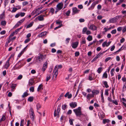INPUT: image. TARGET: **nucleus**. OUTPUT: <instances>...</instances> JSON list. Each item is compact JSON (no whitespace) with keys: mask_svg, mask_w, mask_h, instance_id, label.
I'll use <instances>...</instances> for the list:
<instances>
[{"mask_svg":"<svg viewBox=\"0 0 126 126\" xmlns=\"http://www.w3.org/2000/svg\"><path fill=\"white\" fill-rule=\"evenodd\" d=\"M73 111L75 112L76 116L81 117L82 113L81 107H79L77 109H73Z\"/></svg>","mask_w":126,"mask_h":126,"instance_id":"nucleus-1","label":"nucleus"},{"mask_svg":"<svg viewBox=\"0 0 126 126\" xmlns=\"http://www.w3.org/2000/svg\"><path fill=\"white\" fill-rule=\"evenodd\" d=\"M23 60L19 61L14 67V70L18 69L20 68L21 67V65H22V64L23 63Z\"/></svg>","mask_w":126,"mask_h":126,"instance_id":"nucleus-2","label":"nucleus"},{"mask_svg":"<svg viewBox=\"0 0 126 126\" xmlns=\"http://www.w3.org/2000/svg\"><path fill=\"white\" fill-rule=\"evenodd\" d=\"M58 68L57 67V66H55V68L53 70V73H54L53 75V78L55 77V78H56L57 75L58 74Z\"/></svg>","mask_w":126,"mask_h":126,"instance_id":"nucleus-3","label":"nucleus"},{"mask_svg":"<svg viewBox=\"0 0 126 126\" xmlns=\"http://www.w3.org/2000/svg\"><path fill=\"white\" fill-rule=\"evenodd\" d=\"M37 58L40 62H42L43 60L46 58V55L40 54Z\"/></svg>","mask_w":126,"mask_h":126,"instance_id":"nucleus-4","label":"nucleus"},{"mask_svg":"<svg viewBox=\"0 0 126 126\" xmlns=\"http://www.w3.org/2000/svg\"><path fill=\"white\" fill-rule=\"evenodd\" d=\"M30 115L32 120H33L34 119V114L33 109L31 108L29 110Z\"/></svg>","mask_w":126,"mask_h":126,"instance_id":"nucleus-5","label":"nucleus"},{"mask_svg":"<svg viewBox=\"0 0 126 126\" xmlns=\"http://www.w3.org/2000/svg\"><path fill=\"white\" fill-rule=\"evenodd\" d=\"M63 3L60 2L57 5L56 8L60 11L63 8Z\"/></svg>","mask_w":126,"mask_h":126,"instance_id":"nucleus-6","label":"nucleus"},{"mask_svg":"<svg viewBox=\"0 0 126 126\" xmlns=\"http://www.w3.org/2000/svg\"><path fill=\"white\" fill-rule=\"evenodd\" d=\"M80 11V10L78 9L76 7H75L72 8V15H73L77 13H78Z\"/></svg>","mask_w":126,"mask_h":126,"instance_id":"nucleus-7","label":"nucleus"},{"mask_svg":"<svg viewBox=\"0 0 126 126\" xmlns=\"http://www.w3.org/2000/svg\"><path fill=\"white\" fill-rule=\"evenodd\" d=\"M69 105L72 108H74L77 106V103L76 102H72L69 104Z\"/></svg>","mask_w":126,"mask_h":126,"instance_id":"nucleus-8","label":"nucleus"},{"mask_svg":"<svg viewBox=\"0 0 126 126\" xmlns=\"http://www.w3.org/2000/svg\"><path fill=\"white\" fill-rule=\"evenodd\" d=\"M89 28L91 30L93 31L96 30L97 28V27L93 24L91 25L89 27Z\"/></svg>","mask_w":126,"mask_h":126,"instance_id":"nucleus-9","label":"nucleus"},{"mask_svg":"<svg viewBox=\"0 0 126 126\" xmlns=\"http://www.w3.org/2000/svg\"><path fill=\"white\" fill-rule=\"evenodd\" d=\"M79 43L78 42H76L73 43L72 44V47L74 48H76L78 45Z\"/></svg>","mask_w":126,"mask_h":126,"instance_id":"nucleus-10","label":"nucleus"},{"mask_svg":"<svg viewBox=\"0 0 126 126\" xmlns=\"http://www.w3.org/2000/svg\"><path fill=\"white\" fill-rule=\"evenodd\" d=\"M69 92H67L64 95V96L65 97H67V98L68 99L71 98L72 97V94H69Z\"/></svg>","mask_w":126,"mask_h":126,"instance_id":"nucleus-11","label":"nucleus"},{"mask_svg":"<svg viewBox=\"0 0 126 126\" xmlns=\"http://www.w3.org/2000/svg\"><path fill=\"white\" fill-rule=\"evenodd\" d=\"M47 32H42L40 33H39L38 35V36L39 37H41L44 36L47 34Z\"/></svg>","mask_w":126,"mask_h":126,"instance_id":"nucleus-12","label":"nucleus"},{"mask_svg":"<svg viewBox=\"0 0 126 126\" xmlns=\"http://www.w3.org/2000/svg\"><path fill=\"white\" fill-rule=\"evenodd\" d=\"M45 16L44 15H41L38 16V20L40 21H42L44 20L43 17Z\"/></svg>","mask_w":126,"mask_h":126,"instance_id":"nucleus-13","label":"nucleus"},{"mask_svg":"<svg viewBox=\"0 0 126 126\" xmlns=\"http://www.w3.org/2000/svg\"><path fill=\"white\" fill-rule=\"evenodd\" d=\"M82 116V117H84V119L88 120H89V118L88 116L86 113H82L81 116Z\"/></svg>","mask_w":126,"mask_h":126,"instance_id":"nucleus-14","label":"nucleus"},{"mask_svg":"<svg viewBox=\"0 0 126 126\" xmlns=\"http://www.w3.org/2000/svg\"><path fill=\"white\" fill-rule=\"evenodd\" d=\"M43 84H40L38 88L37 91L38 92H39L40 90H42L43 89Z\"/></svg>","mask_w":126,"mask_h":126,"instance_id":"nucleus-15","label":"nucleus"},{"mask_svg":"<svg viewBox=\"0 0 126 126\" xmlns=\"http://www.w3.org/2000/svg\"><path fill=\"white\" fill-rule=\"evenodd\" d=\"M28 92V90H27L26 91L24 92L23 94L22 95V97L23 98L28 96L29 95V94L27 93Z\"/></svg>","mask_w":126,"mask_h":126,"instance_id":"nucleus-16","label":"nucleus"},{"mask_svg":"<svg viewBox=\"0 0 126 126\" xmlns=\"http://www.w3.org/2000/svg\"><path fill=\"white\" fill-rule=\"evenodd\" d=\"M10 64L9 63V61H7L5 64V68L7 69H8L9 67L10 66Z\"/></svg>","mask_w":126,"mask_h":126,"instance_id":"nucleus-17","label":"nucleus"},{"mask_svg":"<svg viewBox=\"0 0 126 126\" xmlns=\"http://www.w3.org/2000/svg\"><path fill=\"white\" fill-rule=\"evenodd\" d=\"M92 93L94 94V95L97 94H98L99 93V91L94 90L92 91Z\"/></svg>","mask_w":126,"mask_h":126,"instance_id":"nucleus-18","label":"nucleus"},{"mask_svg":"<svg viewBox=\"0 0 126 126\" xmlns=\"http://www.w3.org/2000/svg\"><path fill=\"white\" fill-rule=\"evenodd\" d=\"M54 117L57 116L58 118L59 117V112H57L56 110H55L54 112Z\"/></svg>","mask_w":126,"mask_h":126,"instance_id":"nucleus-19","label":"nucleus"},{"mask_svg":"<svg viewBox=\"0 0 126 126\" xmlns=\"http://www.w3.org/2000/svg\"><path fill=\"white\" fill-rule=\"evenodd\" d=\"M103 84L105 86V87L106 88H107L109 87V86L108 85L107 82V81H103ZM103 87H104V86H103Z\"/></svg>","mask_w":126,"mask_h":126,"instance_id":"nucleus-20","label":"nucleus"},{"mask_svg":"<svg viewBox=\"0 0 126 126\" xmlns=\"http://www.w3.org/2000/svg\"><path fill=\"white\" fill-rule=\"evenodd\" d=\"M33 99L34 97L33 96H30L28 98V101L32 102L33 101Z\"/></svg>","mask_w":126,"mask_h":126,"instance_id":"nucleus-21","label":"nucleus"},{"mask_svg":"<svg viewBox=\"0 0 126 126\" xmlns=\"http://www.w3.org/2000/svg\"><path fill=\"white\" fill-rule=\"evenodd\" d=\"M103 70V68L102 67H100L97 70V72L99 74H100Z\"/></svg>","mask_w":126,"mask_h":126,"instance_id":"nucleus-22","label":"nucleus"},{"mask_svg":"<svg viewBox=\"0 0 126 126\" xmlns=\"http://www.w3.org/2000/svg\"><path fill=\"white\" fill-rule=\"evenodd\" d=\"M36 106L37 110H39L41 107V105L39 103H38L37 104Z\"/></svg>","mask_w":126,"mask_h":126,"instance_id":"nucleus-23","label":"nucleus"},{"mask_svg":"<svg viewBox=\"0 0 126 126\" xmlns=\"http://www.w3.org/2000/svg\"><path fill=\"white\" fill-rule=\"evenodd\" d=\"M94 97V95L93 93H92V94H88L87 95V98L88 99L90 98V97Z\"/></svg>","mask_w":126,"mask_h":126,"instance_id":"nucleus-24","label":"nucleus"},{"mask_svg":"<svg viewBox=\"0 0 126 126\" xmlns=\"http://www.w3.org/2000/svg\"><path fill=\"white\" fill-rule=\"evenodd\" d=\"M87 39L89 41H91L93 39L92 36L90 35H89L87 38Z\"/></svg>","mask_w":126,"mask_h":126,"instance_id":"nucleus-25","label":"nucleus"},{"mask_svg":"<svg viewBox=\"0 0 126 126\" xmlns=\"http://www.w3.org/2000/svg\"><path fill=\"white\" fill-rule=\"evenodd\" d=\"M110 121L109 119H104L103 120V123L104 124H105L106 123H108Z\"/></svg>","mask_w":126,"mask_h":126,"instance_id":"nucleus-26","label":"nucleus"},{"mask_svg":"<svg viewBox=\"0 0 126 126\" xmlns=\"http://www.w3.org/2000/svg\"><path fill=\"white\" fill-rule=\"evenodd\" d=\"M33 24V22H32L28 25L26 26V28L27 29L30 28L32 26Z\"/></svg>","mask_w":126,"mask_h":126,"instance_id":"nucleus-27","label":"nucleus"},{"mask_svg":"<svg viewBox=\"0 0 126 126\" xmlns=\"http://www.w3.org/2000/svg\"><path fill=\"white\" fill-rule=\"evenodd\" d=\"M95 5V4H94V2L92 4L91 6L89 8V10H92L93 9Z\"/></svg>","mask_w":126,"mask_h":126,"instance_id":"nucleus-28","label":"nucleus"},{"mask_svg":"<svg viewBox=\"0 0 126 126\" xmlns=\"http://www.w3.org/2000/svg\"><path fill=\"white\" fill-rule=\"evenodd\" d=\"M33 83V80L32 79H30L29 82V85L30 86L32 85Z\"/></svg>","mask_w":126,"mask_h":126,"instance_id":"nucleus-29","label":"nucleus"},{"mask_svg":"<svg viewBox=\"0 0 126 126\" xmlns=\"http://www.w3.org/2000/svg\"><path fill=\"white\" fill-rule=\"evenodd\" d=\"M120 17V16H117L113 18L114 19V21H115V22H116V21L119 18V17Z\"/></svg>","mask_w":126,"mask_h":126,"instance_id":"nucleus-30","label":"nucleus"},{"mask_svg":"<svg viewBox=\"0 0 126 126\" xmlns=\"http://www.w3.org/2000/svg\"><path fill=\"white\" fill-rule=\"evenodd\" d=\"M87 28L86 27H85L82 30V33L83 34L86 33V31H87Z\"/></svg>","mask_w":126,"mask_h":126,"instance_id":"nucleus-31","label":"nucleus"},{"mask_svg":"<svg viewBox=\"0 0 126 126\" xmlns=\"http://www.w3.org/2000/svg\"><path fill=\"white\" fill-rule=\"evenodd\" d=\"M103 77L105 78H107L108 77V75L106 71L103 74Z\"/></svg>","mask_w":126,"mask_h":126,"instance_id":"nucleus-32","label":"nucleus"},{"mask_svg":"<svg viewBox=\"0 0 126 126\" xmlns=\"http://www.w3.org/2000/svg\"><path fill=\"white\" fill-rule=\"evenodd\" d=\"M25 20V18H24L20 20L19 21H18V22L19 24L20 25Z\"/></svg>","mask_w":126,"mask_h":126,"instance_id":"nucleus-33","label":"nucleus"},{"mask_svg":"<svg viewBox=\"0 0 126 126\" xmlns=\"http://www.w3.org/2000/svg\"><path fill=\"white\" fill-rule=\"evenodd\" d=\"M69 2V1H65L64 2V3H65V4L64 7H63V9L67 7V5L68 4Z\"/></svg>","mask_w":126,"mask_h":126,"instance_id":"nucleus-34","label":"nucleus"},{"mask_svg":"<svg viewBox=\"0 0 126 126\" xmlns=\"http://www.w3.org/2000/svg\"><path fill=\"white\" fill-rule=\"evenodd\" d=\"M62 22L61 21H58L57 20L56 21V24H60V25H61L62 26Z\"/></svg>","mask_w":126,"mask_h":126,"instance_id":"nucleus-35","label":"nucleus"},{"mask_svg":"<svg viewBox=\"0 0 126 126\" xmlns=\"http://www.w3.org/2000/svg\"><path fill=\"white\" fill-rule=\"evenodd\" d=\"M51 74L47 75L46 77V81H47L48 80L50 79L51 78L50 77Z\"/></svg>","mask_w":126,"mask_h":126,"instance_id":"nucleus-36","label":"nucleus"},{"mask_svg":"<svg viewBox=\"0 0 126 126\" xmlns=\"http://www.w3.org/2000/svg\"><path fill=\"white\" fill-rule=\"evenodd\" d=\"M5 119V117L4 115L2 116V117L0 120V122L2 121H4Z\"/></svg>","mask_w":126,"mask_h":126,"instance_id":"nucleus-37","label":"nucleus"},{"mask_svg":"<svg viewBox=\"0 0 126 126\" xmlns=\"http://www.w3.org/2000/svg\"><path fill=\"white\" fill-rule=\"evenodd\" d=\"M6 22L5 21H3L1 22V25L3 26H4L6 25Z\"/></svg>","mask_w":126,"mask_h":126,"instance_id":"nucleus-38","label":"nucleus"},{"mask_svg":"<svg viewBox=\"0 0 126 126\" xmlns=\"http://www.w3.org/2000/svg\"><path fill=\"white\" fill-rule=\"evenodd\" d=\"M17 8L16 7H13V10L12 11H11V12L13 13L15 12L17 10Z\"/></svg>","mask_w":126,"mask_h":126,"instance_id":"nucleus-39","label":"nucleus"},{"mask_svg":"<svg viewBox=\"0 0 126 126\" xmlns=\"http://www.w3.org/2000/svg\"><path fill=\"white\" fill-rule=\"evenodd\" d=\"M67 107V105L66 104L63 105L62 106V108L63 110H65L66 109Z\"/></svg>","mask_w":126,"mask_h":126,"instance_id":"nucleus-40","label":"nucleus"},{"mask_svg":"<svg viewBox=\"0 0 126 126\" xmlns=\"http://www.w3.org/2000/svg\"><path fill=\"white\" fill-rule=\"evenodd\" d=\"M110 23H114L115 22L113 18H112L110 19L109 20Z\"/></svg>","mask_w":126,"mask_h":126,"instance_id":"nucleus-41","label":"nucleus"},{"mask_svg":"<svg viewBox=\"0 0 126 126\" xmlns=\"http://www.w3.org/2000/svg\"><path fill=\"white\" fill-rule=\"evenodd\" d=\"M23 51L22 50L20 52L18 55V57L19 58L24 53Z\"/></svg>","mask_w":126,"mask_h":126,"instance_id":"nucleus-42","label":"nucleus"},{"mask_svg":"<svg viewBox=\"0 0 126 126\" xmlns=\"http://www.w3.org/2000/svg\"><path fill=\"white\" fill-rule=\"evenodd\" d=\"M99 57L97 55L91 61V62L92 63L94 61L96 60Z\"/></svg>","mask_w":126,"mask_h":126,"instance_id":"nucleus-43","label":"nucleus"},{"mask_svg":"<svg viewBox=\"0 0 126 126\" xmlns=\"http://www.w3.org/2000/svg\"><path fill=\"white\" fill-rule=\"evenodd\" d=\"M57 1H58V0H53L52 2H51L49 3L48 4V6H49V5H51L53 3H54L56 2H57Z\"/></svg>","mask_w":126,"mask_h":126,"instance_id":"nucleus-44","label":"nucleus"},{"mask_svg":"<svg viewBox=\"0 0 126 126\" xmlns=\"http://www.w3.org/2000/svg\"><path fill=\"white\" fill-rule=\"evenodd\" d=\"M70 13V10H68L67 12L65 13L66 15L67 16H69V14Z\"/></svg>","mask_w":126,"mask_h":126,"instance_id":"nucleus-45","label":"nucleus"},{"mask_svg":"<svg viewBox=\"0 0 126 126\" xmlns=\"http://www.w3.org/2000/svg\"><path fill=\"white\" fill-rule=\"evenodd\" d=\"M86 42V41L84 38L82 39V41L81 42V44H85Z\"/></svg>","mask_w":126,"mask_h":126,"instance_id":"nucleus-46","label":"nucleus"},{"mask_svg":"<svg viewBox=\"0 0 126 126\" xmlns=\"http://www.w3.org/2000/svg\"><path fill=\"white\" fill-rule=\"evenodd\" d=\"M29 89L30 91L32 92H33L34 91V87H31Z\"/></svg>","mask_w":126,"mask_h":126,"instance_id":"nucleus-47","label":"nucleus"},{"mask_svg":"<svg viewBox=\"0 0 126 126\" xmlns=\"http://www.w3.org/2000/svg\"><path fill=\"white\" fill-rule=\"evenodd\" d=\"M75 56L76 57H77L79 55V51H76L75 53Z\"/></svg>","mask_w":126,"mask_h":126,"instance_id":"nucleus-48","label":"nucleus"},{"mask_svg":"<svg viewBox=\"0 0 126 126\" xmlns=\"http://www.w3.org/2000/svg\"><path fill=\"white\" fill-rule=\"evenodd\" d=\"M22 27H20V28H19L18 29H16L15 31H14V33H15L16 32H17L20 30L22 29Z\"/></svg>","mask_w":126,"mask_h":126,"instance_id":"nucleus-49","label":"nucleus"},{"mask_svg":"<svg viewBox=\"0 0 126 126\" xmlns=\"http://www.w3.org/2000/svg\"><path fill=\"white\" fill-rule=\"evenodd\" d=\"M48 65V63L47 61H46V62L44 63V64H43V66L46 67L47 68V67Z\"/></svg>","mask_w":126,"mask_h":126,"instance_id":"nucleus-50","label":"nucleus"},{"mask_svg":"<svg viewBox=\"0 0 126 126\" xmlns=\"http://www.w3.org/2000/svg\"><path fill=\"white\" fill-rule=\"evenodd\" d=\"M108 89H106L105 90V94L106 95L108 96L109 94Z\"/></svg>","mask_w":126,"mask_h":126,"instance_id":"nucleus-51","label":"nucleus"},{"mask_svg":"<svg viewBox=\"0 0 126 126\" xmlns=\"http://www.w3.org/2000/svg\"><path fill=\"white\" fill-rule=\"evenodd\" d=\"M89 80H93V77L92 75H89Z\"/></svg>","mask_w":126,"mask_h":126,"instance_id":"nucleus-52","label":"nucleus"},{"mask_svg":"<svg viewBox=\"0 0 126 126\" xmlns=\"http://www.w3.org/2000/svg\"><path fill=\"white\" fill-rule=\"evenodd\" d=\"M22 77L23 76L22 75H20L18 77L17 79L18 80H20L22 78Z\"/></svg>","mask_w":126,"mask_h":126,"instance_id":"nucleus-53","label":"nucleus"},{"mask_svg":"<svg viewBox=\"0 0 126 126\" xmlns=\"http://www.w3.org/2000/svg\"><path fill=\"white\" fill-rule=\"evenodd\" d=\"M111 59V57H108L106 58L105 61V62H107L110 59Z\"/></svg>","mask_w":126,"mask_h":126,"instance_id":"nucleus-54","label":"nucleus"},{"mask_svg":"<svg viewBox=\"0 0 126 126\" xmlns=\"http://www.w3.org/2000/svg\"><path fill=\"white\" fill-rule=\"evenodd\" d=\"M116 32V29H114L112 30L111 32L112 34H115Z\"/></svg>","mask_w":126,"mask_h":126,"instance_id":"nucleus-55","label":"nucleus"},{"mask_svg":"<svg viewBox=\"0 0 126 126\" xmlns=\"http://www.w3.org/2000/svg\"><path fill=\"white\" fill-rule=\"evenodd\" d=\"M54 10L53 8H51L50 9V12L52 13V14H53L54 13Z\"/></svg>","mask_w":126,"mask_h":126,"instance_id":"nucleus-56","label":"nucleus"},{"mask_svg":"<svg viewBox=\"0 0 126 126\" xmlns=\"http://www.w3.org/2000/svg\"><path fill=\"white\" fill-rule=\"evenodd\" d=\"M19 15L20 16H21L23 17L25 16V13L24 12H21L20 13H19Z\"/></svg>","mask_w":126,"mask_h":126,"instance_id":"nucleus-57","label":"nucleus"},{"mask_svg":"<svg viewBox=\"0 0 126 126\" xmlns=\"http://www.w3.org/2000/svg\"><path fill=\"white\" fill-rule=\"evenodd\" d=\"M63 93H62L60 95L59 97L58 98L57 100H60L62 97H63Z\"/></svg>","mask_w":126,"mask_h":126,"instance_id":"nucleus-58","label":"nucleus"},{"mask_svg":"<svg viewBox=\"0 0 126 126\" xmlns=\"http://www.w3.org/2000/svg\"><path fill=\"white\" fill-rule=\"evenodd\" d=\"M119 120H122L123 119L122 116L120 115H118L117 116Z\"/></svg>","mask_w":126,"mask_h":126,"instance_id":"nucleus-59","label":"nucleus"},{"mask_svg":"<svg viewBox=\"0 0 126 126\" xmlns=\"http://www.w3.org/2000/svg\"><path fill=\"white\" fill-rule=\"evenodd\" d=\"M30 41V39L28 38L25 40V41H24V43L25 44L27 43L28 42Z\"/></svg>","mask_w":126,"mask_h":126,"instance_id":"nucleus-60","label":"nucleus"},{"mask_svg":"<svg viewBox=\"0 0 126 126\" xmlns=\"http://www.w3.org/2000/svg\"><path fill=\"white\" fill-rule=\"evenodd\" d=\"M60 106H61V104H60V105H59L58 106L57 110V112H59L60 111Z\"/></svg>","mask_w":126,"mask_h":126,"instance_id":"nucleus-61","label":"nucleus"},{"mask_svg":"<svg viewBox=\"0 0 126 126\" xmlns=\"http://www.w3.org/2000/svg\"><path fill=\"white\" fill-rule=\"evenodd\" d=\"M112 102L116 105H118L117 102L116 100H112Z\"/></svg>","mask_w":126,"mask_h":126,"instance_id":"nucleus-62","label":"nucleus"},{"mask_svg":"<svg viewBox=\"0 0 126 126\" xmlns=\"http://www.w3.org/2000/svg\"><path fill=\"white\" fill-rule=\"evenodd\" d=\"M107 42L105 41L102 44V46L103 47H104L105 46H106Z\"/></svg>","mask_w":126,"mask_h":126,"instance_id":"nucleus-63","label":"nucleus"},{"mask_svg":"<svg viewBox=\"0 0 126 126\" xmlns=\"http://www.w3.org/2000/svg\"><path fill=\"white\" fill-rule=\"evenodd\" d=\"M79 21L80 22H84L85 21L84 19L83 18H80L79 19Z\"/></svg>","mask_w":126,"mask_h":126,"instance_id":"nucleus-64","label":"nucleus"}]
</instances>
